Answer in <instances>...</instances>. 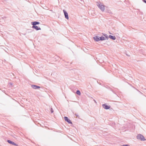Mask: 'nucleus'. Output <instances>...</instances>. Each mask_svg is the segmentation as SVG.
Masks as SVG:
<instances>
[{"label": "nucleus", "mask_w": 146, "mask_h": 146, "mask_svg": "<svg viewBox=\"0 0 146 146\" xmlns=\"http://www.w3.org/2000/svg\"><path fill=\"white\" fill-rule=\"evenodd\" d=\"M32 28H33L35 29L37 31L41 30L40 28L39 27H38L37 26H32Z\"/></svg>", "instance_id": "nucleus-9"}, {"label": "nucleus", "mask_w": 146, "mask_h": 146, "mask_svg": "<svg viewBox=\"0 0 146 146\" xmlns=\"http://www.w3.org/2000/svg\"><path fill=\"white\" fill-rule=\"evenodd\" d=\"M122 146H129L128 145H122Z\"/></svg>", "instance_id": "nucleus-17"}, {"label": "nucleus", "mask_w": 146, "mask_h": 146, "mask_svg": "<svg viewBox=\"0 0 146 146\" xmlns=\"http://www.w3.org/2000/svg\"><path fill=\"white\" fill-rule=\"evenodd\" d=\"M31 87L32 88L35 89H36L37 88H40V87L39 86H37L35 85H31Z\"/></svg>", "instance_id": "nucleus-7"}, {"label": "nucleus", "mask_w": 146, "mask_h": 146, "mask_svg": "<svg viewBox=\"0 0 146 146\" xmlns=\"http://www.w3.org/2000/svg\"><path fill=\"white\" fill-rule=\"evenodd\" d=\"M64 119L65 120L67 121L69 124H72V123L71 121L69 119L68 117H64Z\"/></svg>", "instance_id": "nucleus-4"}, {"label": "nucleus", "mask_w": 146, "mask_h": 146, "mask_svg": "<svg viewBox=\"0 0 146 146\" xmlns=\"http://www.w3.org/2000/svg\"><path fill=\"white\" fill-rule=\"evenodd\" d=\"M103 34L105 36V37L106 38V40H108V35L106 34Z\"/></svg>", "instance_id": "nucleus-13"}, {"label": "nucleus", "mask_w": 146, "mask_h": 146, "mask_svg": "<svg viewBox=\"0 0 146 146\" xmlns=\"http://www.w3.org/2000/svg\"><path fill=\"white\" fill-rule=\"evenodd\" d=\"M137 91H138L141 94H143V93L141 92H140V91H139V90H138L137 89Z\"/></svg>", "instance_id": "nucleus-18"}, {"label": "nucleus", "mask_w": 146, "mask_h": 146, "mask_svg": "<svg viewBox=\"0 0 146 146\" xmlns=\"http://www.w3.org/2000/svg\"><path fill=\"white\" fill-rule=\"evenodd\" d=\"M100 40H106V38L103 36H102L101 37H99Z\"/></svg>", "instance_id": "nucleus-12"}, {"label": "nucleus", "mask_w": 146, "mask_h": 146, "mask_svg": "<svg viewBox=\"0 0 146 146\" xmlns=\"http://www.w3.org/2000/svg\"><path fill=\"white\" fill-rule=\"evenodd\" d=\"M26 35V34H24V35Z\"/></svg>", "instance_id": "nucleus-22"}, {"label": "nucleus", "mask_w": 146, "mask_h": 146, "mask_svg": "<svg viewBox=\"0 0 146 146\" xmlns=\"http://www.w3.org/2000/svg\"><path fill=\"white\" fill-rule=\"evenodd\" d=\"M108 38H109L113 40H115L116 39V38L115 36H113L110 35H109Z\"/></svg>", "instance_id": "nucleus-11"}, {"label": "nucleus", "mask_w": 146, "mask_h": 146, "mask_svg": "<svg viewBox=\"0 0 146 146\" xmlns=\"http://www.w3.org/2000/svg\"><path fill=\"white\" fill-rule=\"evenodd\" d=\"M137 139L142 141H144L145 140V139L144 137L141 134H138L137 136Z\"/></svg>", "instance_id": "nucleus-2"}, {"label": "nucleus", "mask_w": 146, "mask_h": 146, "mask_svg": "<svg viewBox=\"0 0 146 146\" xmlns=\"http://www.w3.org/2000/svg\"><path fill=\"white\" fill-rule=\"evenodd\" d=\"M96 5L102 11H104L105 10V6L102 4L100 2H97Z\"/></svg>", "instance_id": "nucleus-1"}, {"label": "nucleus", "mask_w": 146, "mask_h": 146, "mask_svg": "<svg viewBox=\"0 0 146 146\" xmlns=\"http://www.w3.org/2000/svg\"><path fill=\"white\" fill-rule=\"evenodd\" d=\"M50 111L51 113H52L54 112V111L52 108H50Z\"/></svg>", "instance_id": "nucleus-15"}, {"label": "nucleus", "mask_w": 146, "mask_h": 146, "mask_svg": "<svg viewBox=\"0 0 146 146\" xmlns=\"http://www.w3.org/2000/svg\"><path fill=\"white\" fill-rule=\"evenodd\" d=\"M94 101L95 102H96V101L95 100H94Z\"/></svg>", "instance_id": "nucleus-21"}, {"label": "nucleus", "mask_w": 146, "mask_h": 146, "mask_svg": "<svg viewBox=\"0 0 146 146\" xmlns=\"http://www.w3.org/2000/svg\"><path fill=\"white\" fill-rule=\"evenodd\" d=\"M94 40L96 41H100V38L98 36H96L93 37Z\"/></svg>", "instance_id": "nucleus-8"}, {"label": "nucleus", "mask_w": 146, "mask_h": 146, "mask_svg": "<svg viewBox=\"0 0 146 146\" xmlns=\"http://www.w3.org/2000/svg\"><path fill=\"white\" fill-rule=\"evenodd\" d=\"M63 11L64 14L65 18L67 19H68L69 17L68 13L65 10H63Z\"/></svg>", "instance_id": "nucleus-3"}, {"label": "nucleus", "mask_w": 146, "mask_h": 146, "mask_svg": "<svg viewBox=\"0 0 146 146\" xmlns=\"http://www.w3.org/2000/svg\"><path fill=\"white\" fill-rule=\"evenodd\" d=\"M33 25V26H35L36 25H38L40 24V23L37 21H35L32 22L31 23Z\"/></svg>", "instance_id": "nucleus-10"}, {"label": "nucleus", "mask_w": 146, "mask_h": 146, "mask_svg": "<svg viewBox=\"0 0 146 146\" xmlns=\"http://www.w3.org/2000/svg\"><path fill=\"white\" fill-rule=\"evenodd\" d=\"M9 84L11 86V87L13 86V83L11 82L9 83Z\"/></svg>", "instance_id": "nucleus-16"}, {"label": "nucleus", "mask_w": 146, "mask_h": 146, "mask_svg": "<svg viewBox=\"0 0 146 146\" xmlns=\"http://www.w3.org/2000/svg\"><path fill=\"white\" fill-rule=\"evenodd\" d=\"M77 116V117H78V115H77L76 114H75Z\"/></svg>", "instance_id": "nucleus-20"}, {"label": "nucleus", "mask_w": 146, "mask_h": 146, "mask_svg": "<svg viewBox=\"0 0 146 146\" xmlns=\"http://www.w3.org/2000/svg\"><path fill=\"white\" fill-rule=\"evenodd\" d=\"M102 106L106 110H108L110 108V106L106 104H103L102 105Z\"/></svg>", "instance_id": "nucleus-5"}, {"label": "nucleus", "mask_w": 146, "mask_h": 146, "mask_svg": "<svg viewBox=\"0 0 146 146\" xmlns=\"http://www.w3.org/2000/svg\"><path fill=\"white\" fill-rule=\"evenodd\" d=\"M7 141L8 143H9L11 144L12 145H16V146L18 145L17 144L13 142L12 141L10 140H8Z\"/></svg>", "instance_id": "nucleus-6"}, {"label": "nucleus", "mask_w": 146, "mask_h": 146, "mask_svg": "<svg viewBox=\"0 0 146 146\" xmlns=\"http://www.w3.org/2000/svg\"><path fill=\"white\" fill-rule=\"evenodd\" d=\"M76 93L79 95H80L81 94V93L80 91L79 90H78L76 91Z\"/></svg>", "instance_id": "nucleus-14"}, {"label": "nucleus", "mask_w": 146, "mask_h": 146, "mask_svg": "<svg viewBox=\"0 0 146 146\" xmlns=\"http://www.w3.org/2000/svg\"><path fill=\"white\" fill-rule=\"evenodd\" d=\"M143 1L145 3H146V0H143Z\"/></svg>", "instance_id": "nucleus-19"}]
</instances>
